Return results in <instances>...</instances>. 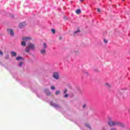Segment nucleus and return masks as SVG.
Returning a JSON list of instances; mask_svg holds the SVG:
<instances>
[{
	"label": "nucleus",
	"instance_id": "obj_3",
	"mask_svg": "<svg viewBox=\"0 0 130 130\" xmlns=\"http://www.w3.org/2000/svg\"><path fill=\"white\" fill-rule=\"evenodd\" d=\"M53 77L56 80H58L59 79V76L58 75V73L57 72H55L53 74Z\"/></svg>",
	"mask_w": 130,
	"mask_h": 130
},
{
	"label": "nucleus",
	"instance_id": "obj_27",
	"mask_svg": "<svg viewBox=\"0 0 130 130\" xmlns=\"http://www.w3.org/2000/svg\"><path fill=\"white\" fill-rule=\"evenodd\" d=\"M110 130H116V127H112L111 128Z\"/></svg>",
	"mask_w": 130,
	"mask_h": 130
},
{
	"label": "nucleus",
	"instance_id": "obj_2",
	"mask_svg": "<svg viewBox=\"0 0 130 130\" xmlns=\"http://www.w3.org/2000/svg\"><path fill=\"white\" fill-rule=\"evenodd\" d=\"M125 93H126V90L124 89H121L119 90V94L120 95V97H123Z\"/></svg>",
	"mask_w": 130,
	"mask_h": 130
},
{
	"label": "nucleus",
	"instance_id": "obj_10",
	"mask_svg": "<svg viewBox=\"0 0 130 130\" xmlns=\"http://www.w3.org/2000/svg\"><path fill=\"white\" fill-rule=\"evenodd\" d=\"M25 26H26V23L25 22H22L19 24L20 28H23V27H25Z\"/></svg>",
	"mask_w": 130,
	"mask_h": 130
},
{
	"label": "nucleus",
	"instance_id": "obj_23",
	"mask_svg": "<svg viewBox=\"0 0 130 130\" xmlns=\"http://www.w3.org/2000/svg\"><path fill=\"white\" fill-rule=\"evenodd\" d=\"M79 32H80V30H77L74 31V33H75V34H77V33H78Z\"/></svg>",
	"mask_w": 130,
	"mask_h": 130
},
{
	"label": "nucleus",
	"instance_id": "obj_34",
	"mask_svg": "<svg viewBox=\"0 0 130 130\" xmlns=\"http://www.w3.org/2000/svg\"><path fill=\"white\" fill-rule=\"evenodd\" d=\"M59 39H62V38L59 37Z\"/></svg>",
	"mask_w": 130,
	"mask_h": 130
},
{
	"label": "nucleus",
	"instance_id": "obj_15",
	"mask_svg": "<svg viewBox=\"0 0 130 130\" xmlns=\"http://www.w3.org/2000/svg\"><path fill=\"white\" fill-rule=\"evenodd\" d=\"M21 45L22 46H26V42H25L24 41L23 42H21Z\"/></svg>",
	"mask_w": 130,
	"mask_h": 130
},
{
	"label": "nucleus",
	"instance_id": "obj_19",
	"mask_svg": "<svg viewBox=\"0 0 130 130\" xmlns=\"http://www.w3.org/2000/svg\"><path fill=\"white\" fill-rule=\"evenodd\" d=\"M60 93V91L59 90H57L56 91V95H58Z\"/></svg>",
	"mask_w": 130,
	"mask_h": 130
},
{
	"label": "nucleus",
	"instance_id": "obj_7",
	"mask_svg": "<svg viewBox=\"0 0 130 130\" xmlns=\"http://www.w3.org/2000/svg\"><path fill=\"white\" fill-rule=\"evenodd\" d=\"M31 38L30 37L22 38V40L23 41H24V42H27V41H29V40H31Z\"/></svg>",
	"mask_w": 130,
	"mask_h": 130
},
{
	"label": "nucleus",
	"instance_id": "obj_14",
	"mask_svg": "<svg viewBox=\"0 0 130 130\" xmlns=\"http://www.w3.org/2000/svg\"><path fill=\"white\" fill-rule=\"evenodd\" d=\"M76 13L77 14V15H79V14H80V13H81V9H78L76 10Z\"/></svg>",
	"mask_w": 130,
	"mask_h": 130
},
{
	"label": "nucleus",
	"instance_id": "obj_20",
	"mask_svg": "<svg viewBox=\"0 0 130 130\" xmlns=\"http://www.w3.org/2000/svg\"><path fill=\"white\" fill-rule=\"evenodd\" d=\"M104 42H105L106 44L108 43V41H107L106 39H104Z\"/></svg>",
	"mask_w": 130,
	"mask_h": 130
},
{
	"label": "nucleus",
	"instance_id": "obj_24",
	"mask_svg": "<svg viewBox=\"0 0 130 130\" xmlns=\"http://www.w3.org/2000/svg\"><path fill=\"white\" fill-rule=\"evenodd\" d=\"M98 13H101V9L98 8Z\"/></svg>",
	"mask_w": 130,
	"mask_h": 130
},
{
	"label": "nucleus",
	"instance_id": "obj_11",
	"mask_svg": "<svg viewBox=\"0 0 130 130\" xmlns=\"http://www.w3.org/2000/svg\"><path fill=\"white\" fill-rule=\"evenodd\" d=\"M117 125H119V126H121V127H124V124L118 121Z\"/></svg>",
	"mask_w": 130,
	"mask_h": 130
},
{
	"label": "nucleus",
	"instance_id": "obj_25",
	"mask_svg": "<svg viewBox=\"0 0 130 130\" xmlns=\"http://www.w3.org/2000/svg\"><path fill=\"white\" fill-rule=\"evenodd\" d=\"M52 33H53V34L55 33V30L54 29H52Z\"/></svg>",
	"mask_w": 130,
	"mask_h": 130
},
{
	"label": "nucleus",
	"instance_id": "obj_22",
	"mask_svg": "<svg viewBox=\"0 0 130 130\" xmlns=\"http://www.w3.org/2000/svg\"><path fill=\"white\" fill-rule=\"evenodd\" d=\"M0 55L3 56L4 55V53L2 52V51L0 50Z\"/></svg>",
	"mask_w": 130,
	"mask_h": 130
},
{
	"label": "nucleus",
	"instance_id": "obj_13",
	"mask_svg": "<svg viewBox=\"0 0 130 130\" xmlns=\"http://www.w3.org/2000/svg\"><path fill=\"white\" fill-rule=\"evenodd\" d=\"M12 56H16L17 55V53L16 52H11Z\"/></svg>",
	"mask_w": 130,
	"mask_h": 130
},
{
	"label": "nucleus",
	"instance_id": "obj_12",
	"mask_svg": "<svg viewBox=\"0 0 130 130\" xmlns=\"http://www.w3.org/2000/svg\"><path fill=\"white\" fill-rule=\"evenodd\" d=\"M105 86L107 88H111V85L109 84V83H105Z\"/></svg>",
	"mask_w": 130,
	"mask_h": 130
},
{
	"label": "nucleus",
	"instance_id": "obj_16",
	"mask_svg": "<svg viewBox=\"0 0 130 130\" xmlns=\"http://www.w3.org/2000/svg\"><path fill=\"white\" fill-rule=\"evenodd\" d=\"M22 59H23V58L22 57L19 56L16 57V60H21Z\"/></svg>",
	"mask_w": 130,
	"mask_h": 130
},
{
	"label": "nucleus",
	"instance_id": "obj_4",
	"mask_svg": "<svg viewBox=\"0 0 130 130\" xmlns=\"http://www.w3.org/2000/svg\"><path fill=\"white\" fill-rule=\"evenodd\" d=\"M28 47L29 49H35V45L31 43L28 44Z\"/></svg>",
	"mask_w": 130,
	"mask_h": 130
},
{
	"label": "nucleus",
	"instance_id": "obj_8",
	"mask_svg": "<svg viewBox=\"0 0 130 130\" xmlns=\"http://www.w3.org/2000/svg\"><path fill=\"white\" fill-rule=\"evenodd\" d=\"M40 52L41 54H42V55H45V54H46V49H43L41 50Z\"/></svg>",
	"mask_w": 130,
	"mask_h": 130
},
{
	"label": "nucleus",
	"instance_id": "obj_30",
	"mask_svg": "<svg viewBox=\"0 0 130 130\" xmlns=\"http://www.w3.org/2000/svg\"><path fill=\"white\" fill-rule=\"evenodd\" d=\"M6 59H8V58H9V55H7L6 57H5Z\"/></svg>",
	"mask_w": 130,
	"mask_h": 130
},
{
	"label": "nucleus",
	"instance_id": "obj_33",
	"mask_svg": "<svg viewBox=\"0 0 130 130\" xmlns=\"http://www.w3.org/2000/svg\"><path fill=\"white\" fill-rule=\"evenodd\" d=\"M80 2H84V0H80Z\"/></svg>",
	"mask_w": 130,
	"mask_h": 130
},
{
	"label": "nucleus",
	"instance_id": "obj_26",
	"mask_svg": "<svg viewBox=\"0 0 130 130\" xmlns=\"http://www.w3.org/2000/svg\"><path fill=\"white\" fill-rule=\"evenodd\" d=\"M67 92H68V89H67V88H66L64 90V94H66V93H67Z\"/></svg>",
	"mask_w": 130,
	"mask_h": 130
},
{
	"label": "nucleus",
	"instance_id": "obj_6",
	"mask_svg": "<svg viewBox=\"0 0 130 130\" xmlns=\"http://www.w3.org/2000/svg\"><path fill=\"white\" fill-rule=\"evenodd\" d=\"M7 31L8 33H10L11 36H14V30L12 29H8Z\"/></svg>",
	"mask_w": 130,
	"mask_h": 130
},
{
	"label": "nucleus",
	"instance_id": "obj_18",
	"mask_svg": "<svg viewBox=\"0 0 130 130\" xmlns=\"http://www.w3.org/2000/svg\"><path fill=\"white\" fill-rule=\"evenodd\" d=\"M29 50H30V49H29V47L26 48L25 49V51H26V52H29Z\"/></svg>",
	"mask_w": 130,
	"mask_h": 130
},
{
	"label": "nucleus",
	"instance_id": "obj_1",
	"mask_svg": "<svg viewBox=\"0 0 130 130\" xmlns=\"http://www.w3.org/2000/svg\"><path fill=\"white\" fill-rule=\"evenodd\" d=\"M118 123V121H113V120H110L108 122V124L110 126H114V125H117Z\"/></svg>",
	"mask_w": 130,
	"mask_h": 130
},
{
	"label": "nucleus",
	"instance_id": "obj_28",
	"mask_svg": "<svg viewBox=\"0 0 130 130\" xmlns=\"http://www.w3.org/2000/svg\"><path fill=\"white\" fill-rule=\"evenodd\" d=\"M22 64H23V62H20L19 63V66H20V67H22Z\"/></svg>",
	"mask_w": 130,
	"mask_h": 130
},
{
	"label": "nucleus",
	"instance_id": "obj_31",
	"mask_svg": "<svg viewBox=\"0 0 130 130\" xmlns=\"http://www.w3.org/2000/svg\"><path fill=\"white\" fill-rule=\"evenodd\" d=\"M85 107H86V105H84L83 106V108H85Z\"/></svg>",
	"mask_w": 130,
	"mask_h": 130
},
{
	"label": "nucleus",
	"instance_id": "obj_35",
	"mask_svg": "<svg viewBox=\"0 0 130 130\" xmlns=\"http://www.w3.org/2000/svg\"><path fill=\"white\" fill-rule=\"evenodd\" d=\"M122 1H124V0H122Z\"/></svg>",
	"mask_w": 130,
	"mask_h": 130
},
{
	"label": "nucleus",
	"instance_id": "obj_29",
	"mask_svg": "<svg viewBox=\"0 0 130 130\" xmlns=\"http://www.w3.org/2000/svg\"><path fill=\"white\" fill-rule=\"evenodd\" d=\"M64 97H65V98H67V97H69V94H65Z\"/></svg>",
	"mask_w": 130,
	"mask_h": 130
},
{
	"label": "nucleus",
	"instance_id": "obj_17",
	"mask_svg": "<svg viewBox=\"0 0 130 130\" xmlns=\"http://www.w3.org/2000/svg\"><path fill=\"white\" fill-rule=\"evenodd\" d=\"M44 49H46L47 48V45H46V43H44Z\"/></svg>",
	"mask_w": 130,
	"mask_h": 130
},
{
	"label": "nucleus",
	"instance_id": "obj_9",
	"mask_svg": "<svg viewBox=\"0 0 130 130\" xmlns=\"http://www.w3.org/2000/svg\"><path fill=\"white\" fill-rule=\"evenodd\" d=\"M45 92L46 93V95H47V96H49V95L51 94V93L49 92V90L48 89H45Z\"/></svg>",
	"mask_w": 130,
	"mask_h": 130
},
{
	"label": "nucleus",
	"instance_id": "obj_21",
	"mask_svg": "<svg viewBox=\"0 0 130 130\" xmlns=\"http://www.w3.org/2000/svg\"><path fill=\"white\" fill-rule=\"evenodd\" d=\"M51 90H54L55 89V87L54 86H52L51 87Z\"/></svg>",
	"mask_w": 130,
	"mask_h": 130
},
{
	"label": "nucleus",
	"instance_id": "obj_5",
	"mask_svg": "<svg viewBox=\"0 0 130 130\" xmlns=\"http://www.w3.org/2000/svg\"><path fill=\"white\" fill-rule=\"evenodd\" d=\"M51 106H53V107H55L56 109H58V108H60V106H59V105L56 104H54L53 103H51Z\"/></svg>",
	"mask_w": 130,
	"mask_h": 130
},
{
	"label": "nucleus",
	"instance_id": "obj_32",
	"mask_svg": "<svg viewBox=\"0 0 130 130\" xmlns=\"http://www.w3.org/2000/svg\"><path fill=\"white\" fill-rule=\"evenodd\" d=\"M95 72H96L97 73H98V72H99V71L98 70H96Z\"/></svg>",
	"mask_w": 130,
	"mask_h": 130
}]
</instances>
